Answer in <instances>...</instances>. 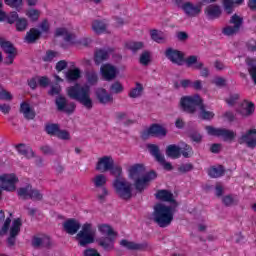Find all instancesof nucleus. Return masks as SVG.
Listing matches in <instances>:
<instances>
[{"mask_svg": "<svg viewBox=\"0 0 256 256\" xmlns=\"http://www.w3.org/2000/svg\"><path fill=\"white\" fill-rule=\"evenodd\" d=\"M95 171L98 173L110 172V175L116 177L112 183L115 193L127 201L133 197V187L132 185L123 178V168L119 165L115 166V159L111 155H104L97 158L95 163Z\"/></svg>", "mask_w": 256, "mask_h": 256, "instance_id": "nucleus-1", "label": "nucleus"}, {"mask_svg": "<svg viewBox=\"0 0 256 256\" xmlns=\"http://www.w3.org/2000/svg\"><path fill=\"white\" fill-rule=\"evenodd\" d=\"M155 197L158 201H163L164 203H170V205L164 203H156L153 207V212L151 215V220L158 225V227H169L173 223L175 217V212L179 203L175 200L173 192L165 189L158 190L155 193Z\"/></svg>", "mask_w": 256, "mask_h": 256, "instance_id": "nucleus-2", "label": "nucleus"}, {"mask_svg": "<svg viewBox=\"0 0 256 256\" xmlns=\"http://www.w3.org/2000/svg\"><path fill=\"white\" fill-rule=\"evenodd\" d=\"M180 105L184 111H187V113H196L198 109V116L200 119L209 120L215 117V113L205 109L203 98L198 94L182 97Z\"/></svg>", "mask_w": 256, "mask_h": 256, "instance_id": "nucleus-3", "label": "nucleus"}, {"mask_svg": "<svg viewBox=\"0 0 256 256\" xmlns=\"http://www.w3.org/2000/svg\"><path fill=\"white\" fill-rule=\"evenodd\" d=\"M66 93L70 99L78 101L85 109L91 111L93 109V98H91V87L88 85L81 86L75 84L66 89Z\"/></svg>", "mask_w": 256, "mask_h": 256, "instance_id": "nucleus-4", "label": "nucleus"}, {"mask_svg": "<svg viewBox=\"0 0 256 256\" xmlns=\"http://www.w3.org/2000/svg\"><path fill=\"white\" fill-rule=\"evenodd\" d=\"M0 21L9 23L13 25L15 23L16 31L23 33V31H27L29 27V20L27 18L19 17L17 12H10L7 14L5 10H3V3L0 2Z\"/></svg>", "mask_w": 256, "mask_h": 256, "instance_id": "nucleus-5", "label": "nucleus"}, {"mask_svg": "<svg viewBox=\"0 0 256 256\" xmlns=\"http://www.w3.org/2000/svg\"><path fill=\"white\" fill-rule=\"evenodd\" d=\"M97 230L91 223H84L76 234V241L81 247H87L96 241Z\"/></svg>", "mask_w": 256, "mask_h": 256, "instance_id": "nucleus-6", "label": "nucleus"}, {"mask_svg": "<svg viewBox=\"0 0 256 256\" xmlns=\"http://www.w3.org/2000/svg\"><path fill=\"white\" fill-rule=\"evenodd\" d=\"M19 184V176L15 173H2L0 174V188L2 191L13 193L17 191Z\"/></svg>", "mask_w": 256, "mask_h": 256, "instance_id": "nucleus-7", "label": "nucleus"}, {"mask_svg": "<svg viewBox=\"0 0 256 256\" xmlns=\"http://www.w3.org/2000/svg\"><path fill=\"white\" fill-rule=\"evenodd\" d=\"M56 36L64 37L65 41H67L71 45H75V47H78V48L87 47L91 43V39L89 38H82L81 40H75L74 34H71L65 28H58L56 30Z\"/></svg>", "mask_w": 256, "mask_h": 256, "instance_id": "nucleus-8", "label": "nucleus"}, {"mask_svg": "<svg viewBox=\"0 0 256 256\" xmlns=\"http://www.w3.org/2000/svg\"><path fill=\"white\" fill-rule=\"evenodd\" d=\"M145 171H147V169L143 164H133L127 168L128 179L130 181H133L137 190H138V183H141L143 175H145Z\"/></svg>", "mask_w": 256, "mask_h": 256, "instance_id": "nucleus-9", "label": "nucleus"}, {"mask_svg": "<svg viewBox=\"0 0 256 256\" xmlns=\"http://www.w3.org/2000/svg\"><path fill=\"white\" fill-rule=\"evenodd\" d=\"M167 128L163 125L153 124L148 129L142 132V139H149V137H166Z\"/></svg>", "mask_w": 256, "mask_h": 256, "instance_id": "nucleus-10", "label": "nucleus"}, {"mask_svg": "<svg viewBox=\"0 0 256 256\" xmlns=\"http://www.w3.org/2000/svg\"><path fill=\"white\" fill-rule=\"evenodd\" d=\"M208 135H214L215 137H222L224 141H233V138L237 136L235 132L227 129L213 128L211 126L206 127Z\"/></svg>", "mask_w": 256, "mask_h": 256, "instance_id": "nucleus-11", "label": "nucleus"}, {"mask_svg": "<svg viewBox=\"0 0 256 256\" xmlns=\"http://www.w3.org/2000/svg\"><path fill=\"white\" fill-rule=\"evenodd\" d=\"M148 150L151 155L155 157L156 161H158V163H160V165H162V167L166 169V171H171V169H173L171 163L165 161V156H163V154H161V152L159 151V146L155 144H149Z\"/></svg>", "mask_w": 256, "mask_h": 256, "instance_id": "nucleus-12", "label": "nucleus"}, {"mask_svg": "<svg viewBox=\"0 0 256 256\" xmlns=\"http://www.w3.org/2000/svg\"><path fill=\"white\" fill-rule=\"evenodd\" d=\"M55 103L58 111H63V113H67L68 115L74 113L77 107L74 102L67 101V98L64 96H58L55 100Z\"/></svg>", "mask_w": 256, "mask_h": 256, "instance_id": "nucleus-13", "label": "nucleus"}, {"mask_svg": "<svg viewBox=\"0 0 256 256\" xmlns=\"http://www.w3.org/2000/svg\"><path fill=\"white\" fill-rule=\"evenodd\" d=\"M236 113L240 117H242V119H245L247 117H251V115H253V113H255V104H253V102H249L247 100H244L236 108Z\"/></svg>", "mask_w": 256, "mask_h": 256, "instance_id": "nucleus-14", "label": "nucleus"}, {"mask_svg": "<svg viewBox=\"0 0 256 256\" xmlns=\"http://www.w3.org/2000/svg\"><path fill=\"white\" fill-rule=\"evenodd\" d=\"M165 57L175 65H183L185 63V54L173 48L165 50Z\"/></svg>", "mask_w": 256, "mask_h": 256, "instance_id": "nucleus-15", "label": "nucleus"}, {"mask_svg": "<svg viewBox=\"0 0 256 256\" xmlns=\"http://www.w3.org/2000/svg\"><path fill=\"white\" fill-rule=\"evenodd\" d=\"M100 74L105 79V81H113L117 75H119V70L117 67L107 63L103 64L100 68Z\"/></svg>", "mask_w": 256, "mask_h": 256, "instance_id": "nucleus-16", "label": "nucleus"}, {"mask_svg": "<svg viewBox=\"0 0 256 256\" xmlns=\"http://www.w3.org/2000/svg\"><path fill=\"white\" fill-rule=\"evenodd\" d=\"M239 143L240 145H246V147H249L250 149H255L256 129L246 131V133L239 138Z\"/></svg>", "mask_w": 256, "mask_h": 256, "instance_id": "nucleus-17", "label": "nucleus"}, {"mask_svg": "<svg viewBox=\"0 0 256 256\" xmlns=\"http://www.w3.org/2000/svg\"><path fill=\"white\" fill-rule=\"evenodd\" d=\"M204 14L209 21H215V19H219L223 15V10L217 4H210L205 7Z\"/></svg>", "mask_w": 256, "mask_h": 256, "instance_id": "nucleus-18", "label": "nucleus"}, {"mask_svg": "<svg viewBox=\"0 0 256 256\" xmlns=\"http://www.w3.org/2000/svg\"><path fill=\"white\" fill-rule=\"evenodd\" d=\"M62 226L68 235H77L79 229H81V222L77 219L70 218L64 221Z\"/></svg>", "mask_w": 256, "mask_h": 256, "instance_id": "nucleus-19", "label": "nucleus"}, {"mask_svg": "<svg viewBox=\"0 0 256 256\" xmlns=\"http://www.w3.org/2000/svg\"><path fill=\"white\" fill-rule=\"evenodd\" d=\"M182 11L187 15V17H197L201 14L202 6L201 4H193L191 2H184L181 6Z\"/></svg>", "mask_w": 256, "mask_h": 256, "instance_id": "nucleus-20", "label": "nucleus"}, {"mask_svg": "<svg viewBox=\"0 0 256 256\" xmlns=\"http://www.w3.org/2000/svg\"><path fill=\"white\" fill-rule=\"evenodd\" d=\"M115 239H117V236H105L98 238L96 241L104 251H113L115 249Z\"/></svg>", "mask_w": 256, "mask_h": 256, "instance_id": "nucleus-21", "label": "nucleus"}, {"mask_svg": "<svg viewBox=\"0 0 256 256\" xmlns=\"http://www.w3.org/2000/svg\"><path fill=\"white\" fill-rule=\"evenodd\" d=\"M95 96L101 105H111V103H113V96L104 88H98L95 92Z\"/></svg>", "mask_w": 256, "mask_h": 256, "instance_id": "nucleus-22", "label": "nucleus"}, {"mask_svg": "<svg viewBox=\"0 0 256 256\" xmlns=\"http://www.w3.org/2000/svg\"><path fill=\"white\" fill-rule=\"evenodd\" d=\"M21 225H22L21 219L18 218L13 220L9 229V235H10V237L8 238L9 245H15V237L19 235L21 231Z\"/></svg>", "mask_w": 256, "mask_h": 256, "instance_id": "nucleus-23", "label": "nucleus"}, {"mask_svg": "<svg viewBox=\"0 0 256 256\" xmlns=\"http://www.w3.org/2000/svg\"><path fill=\"white\" fill-rule=\"evenodd\" d=\"M120 245L124 249H128V251H144V249H147L146 243H137L126 239L121 240Z\"/></svg>", "mask_w": 256, "mask_h": 256, "instance_id": "nucleus-24", "label": "nucleus"}, {"mask_svg": "<svg viewBox=\"0 0 256 256\" xmlns=\"http://www.w3.org/2000/svg\"><path fill=\"white\" fill-rule=\"evenodd\" d=\"M155 179H157V172L155 171H150L146 174H143L142 180L138 182V191H143V189L147 188L149 183H151V181H155Z\"/></svg>", "mask_w": 256, "mask_h": 256, "instance_id": "nucleus-25", "label": "nucleus"}, {"mask_svg": "<svg viewBox=\"0 0 256 256\" xmlns=\"http://www.w3.org/2000/svg\"><path fill=\"white\" fill-rule=\"evenodd\" d=\"M92 31L97 35H101V33H109V28L107 23L103 20H94L92 22Z\"/></svg>", "mask_w": 256, "mask_h": 256, "instance_id": "nucleus-26", "label": "nucleus"}, {"mask_svg": "<svg viewBox=\"0 0 256 256\" xmlns=\"http://www.w3.org/2000/svg\"><path fill=\"white\" fill-rule=\"evenodd\" d=\"M98 232L100 235H105V237H117V232L109 224H98Z\"/></svg>", "mask_w": 256, "mask_h": 256, "instance_id": "nucleus-27", "label": "nucleus"}, {"mask_svg": "<svg viewBox=\"0 0 256 256\" xmlns=\"http://www.w3.org/2000/svg\"><path fill=\"white\" fill-rule=\"evenodd\" d=\"M20 112L25 117V119H35V110H33V108H31L27 102H23L20 105Z\"/></svg>", "mask_w": 256, "mask_h": 256, "instance_id": "nucleus-28", "label": "nucleus"}, {"mask_svg": "<svg viewBox=\"0 0 256 256\" xmlns=\"http://www.w3.org/2000/svg\"><path fill=\"white\" fill-rule=\"evenodd\" d=\"M51 243L49 236L41 235V236H34L32 239V245L34 247H47Z\"/></svg>", "mask_w": 256, "mask_h": 256, "instance_id": "nucleus-29", "label": "nucleus"}, {"mask_svg": "<svg viewBox=\"0 0 256 256\" xmlns=\"http://www.w3.org/2000/svg\"><path fill=\"white\" fill-rule=\"evenodd\" d=\"M65 77H66V81H68L69 83H73V81H77L78 79L81 78V69L79 68L69 69L65 73Z\"/></svg>", "mask_w": 256, "mask_h": 256, "instance_id": "nucleus-30", "label": "nucleus"}, {"mask_svg": "<svg viewBox=\"0 0 256 256\" xmlns=\"http://www.w3.org/2000/svg\"><path fill=\"white\" fill-rule=\"evenodd\" d=\"M166 155L171 157V159H179L181 157V146L169 145L166 148Z\"/></svg>", "mask_w": 256, "mask_h": 256, "instance_id": "nucleus-31", "label": "nucleus"}, {"mask_svg": "<svg viewBox=\"0 0 256 256\" xmlns=\"http://www.w3.org/2000/svg\"><path fill=\"white\" fill-rule=\"evenodd\" d=\"M41 37V31L36 28H31L25 36L26 43H35Z\"/></svg>", "mask_w": 256, "mask_h": 256, "instance_id": "nucleus-32", "label": "nucleus"}, {"mask_svg": "<svg viewBox=\"0 0 256 256\" xmlns=\"http://www.w3.org/2000/svg\"><path fill=\"white\" fill-rule=\"evenodd\" d=\"M92 183L94 187L101 189V187H105V185H107V176L105 174H96L92 178Z\"/></svg>", "mask_w": 256, "mask_h": 256, "instance_id": "nucleus-33", "label": "nucleus"}, {"mask_svg": "<svg viewBox=\"0 0 256 256\" xmlns=\"http://www.w3.org/2000/svg\"><path fill=\"white\" fill-rule=\"evenodd\" d=\"M109 59V52L107 50H97L94 55V61L96 65H101L103 61H107Z\"/></svg>", "mask_w": 256, "mask_h": 256, "instance_id": "nucleus-34", "label": "nucleus"}, {"mask_svg": "<svg viewBox=\"0 0 256 256\" xmlns=\"http://www.w3.org/2000/svg\"><path fill=\"white\" fill-rule=\"evenodd\" d=\"M143 91H144V88H143V84L137 82L135 84V87H133L128 95L131 99H138V97H141V95H143Z\"/></svg>", "mask_w": 256, "mask_h": 256, "instance_id": "nucleus-35", "label": "nucleus"}, {"mask_svg": "<svg viewBox=\"0 0 256 256\" xmlns=\"http://www.w3.org/2000/svg\"><path fill=\"white\" fill-rule=\"evenodd\" d=\"M16 149L18 151V153H20V155H24V157H26L27 159H31V157H34V153L33 150L31 149V147L25 145V144H20L18 146H16Z\"/></svg>", "mask_w": 256, "mask_h": 256, "instance_id": "nucleus-36", "label": "nucleus"}, {"mask_svg": "<svg viewBox=\"0 0 256 256\" xmlns=\"http://www.w3.org/2000/svg\"><path fill=\"white\" fill-rule=\"evenodd\" d=\"M150 36L156 43H165V41H167V34L158 30H152Z\"/></svg>", "mask_w": 256, "mask_h": 256, "instance_id": "nucleus-37", "label": "nucleus"}, {"mask_svg": "<svg viewBox=\"0 0 256 256\" xmlns=\"http://www.w3.org/2000/svg\"><path fill=\"white\" fill-rule=\"evenodd\" d=\"M0 225H2V233H7V231H9L11 218L9 216L5 217V212H3V210H0Z\"/></svg>", "mask_w": 256, "mask_h": 256, "instance_id": "nucleus-38", "label": "nucleus"}, {"mask_svg": "<svg viewBox=\"0 0 256 256\" xmlns=\"http://www.w3.org/2000/svg\"><path fill=\"white\" fill-rule=\"evenodd\" d=\"M186 65L192 67V69H201L203 67V62L199 61L197 56H190L186 59Z\"/></svg>", "mask_w": 256, "mask_h": 256, "instance_id": "nucleus-39", "label": "nucleus"}, {"mask_svg": "<svg viewBox=\"0 0 256 256\" xmlns=\"http://www.w3.org/2000/svg\"><path fill=\"white\" fill-rule=\"evenodd\" d=\"M225 173V169H223V166H216L212 167L208 170V175L214 179L217 177H221Z\"/></svg>", "mask_w": 256, "mask_h": 256, "instance_id": "nucleus-40", "label": "nucleus"}, {"mask_svg": "<svg viewBox=\"0 0 256 256\" xmlns=\"http://www.w3.org/2000/svg\"><path fill=\"white\" fill-rule=\"evenodd\" d=\"M246 63L248 65V71L250 76L252 77V80L254 83H256V65H255V60L248 58L246 60Z\"/></svg>", "mask_w": 256, "mask_h": 256, "instance_id": "nucleus-41", "label": "nucleus"}, {"mask_svg": "<svg viewBox=\"0 0 256 256\" xmlns=\"http://www.w3.org/2000/svg\"><path fill=\"white\" fill-rule=\"evenodd\" d=\"M182 153L183 157L189 158L193 155V148L185 144L184 142L180 143V154Z\"/></svg>", "mask_w": 256, "mask_h": 256, "instance_id": "nucleus-42", "label": "nucleus"}, {"mask_svg": "<svg viewBox=\"0 0 256 256\" xmlns=\"http://www.w3.org/2000/svg\"><path fill=\"white\" fill-rule=\"evenodd\" d=\"M223 35H226V37H233V35H236V33H239V26H225L222 29Z\"/></svg>", "mask_w": 256, "mask_h": 256, "instance_id": "nucleus-43", "label": "nucleus"}, {"mask_svg": "<svg viewBox=\"0 0 256 256\" xmlns=\"http://www.w3.org/2000/svg\"><path fill=\"white\" fill-rule=\"evenodd\" d=\"M110 91H111V93H114L115 95H119L120 93H123V91H125V87L123 86V84L121 82L116 81L111 84Z\"/></svg>", "mask_w": 256, "mask_h": 256, "instance_id": "nucleus-44", "label": "nucleus"}, {"mask_svg": "<svg viewBox=\"0 0 256 256\" xmlns=\"http://www.w3.org/2000/svg\"><path fill=\"white\" fill-rule=\"evenodd\" d=\"M222 5L224 8V11L228 15H231V13H233V10L235 9V0H223Z\"/></svg>", "mask_w": 256, "mask_h": 256, "instance_id": "nucleus-45", "label": "nucleus"}, {"mask_svg": "<svg viewBox=\"0 0 256 256\" xmlns=\"http://www.w3.org/2000/svg\"><path fill=\"white\" fill-rule=\"evenodd\" d=\"M26 17L30 19L31 21H38L39 17H41V11L37 9H28L26 10Z\"/></svg>", "mask_w": 256, "mask_h": 256, "instance_id": "nucleus-46", "label": "nucleus"}, {"mask_svg": "<svg viewBox=\"0 0 256 256\" xmlns=\"http://www.w3.org/2000/svg\"><path fill=\"white\" fill-rule=\"evenodd\" d=\"M0 47L3 49L4 53H17V49L11 44V42L2 41L0 42Z\"/></svg>", "mask_w": 256, "mask_h": 256, "instance_id": "nucleus-47", "label": "nucleus"}, {"mask_svg": "<svg viewBox=\"0 0 256 256\" xmlns=\"http://www.w3.org/2000/svg\"><path fill=\"white\" fill-rule=\"evenodd\" d=\"M240 96L238 93H230L226 98L225 102L229 107H233V105H236L237 101H239Z\"/></svg>", "mask_w": 256, "mask_h": 256, "instance_id": "nucleus-48", "label": "nucleus"}, {"mask_svg": "<svg viewBox=\"0 0 256 256\" xmlns=\"http://www.w3.org/2000/svg\"><path fill=\"white\" fill-rule=\"evenodd\" d=\"M18 195L21 199H31V186H26L18 190Z\"/></svg>", "mask_w": 256, "mask_h": 256, "instance_id": "nucleus-49", "label": "nucleus"}, {"mask_svg": "<svg viewBox=\"0 0 256 256\" xmlns=\"http://www.w3.org/2000/svg\"><path fill=\"white\" fill-rule=\"evenodd\" d=\"M126 49H130V51H139V49H143V42H127L125 45Z\"/></svg>", "mask_w": 256, "mask_h": 256, "instance_id": "nucleus-50", "label": "nucleus"}, {"mask_svg": "<svg viewBox=\"0 0 256 256\" xmlns=\"http://www.w3.org/2000/svg\"><path fill=\"white\" fill-rule=\"evenodd\" d=\"M151 63V52L145 51L140 55V64L147 66Z\"/></svg>", "mask_w": 256, "mask_h": 256, "instance_id": "nucleus-51", "label": "nucleus"}, {"mask_svg": "<svg viewBox=\"0 0 256 256\" xmlns=\"http://www.w3.org/2000/svg\"><path fill=\"white\" fill-rule=\"evenodd\" d=\"M8 7L12 9H17L18 11L21 9L23 5V0H4Z\"/></svg>", "mask_w": 256, "mask_h": 256, "instance_id": "nucleus-52", "label": "nucleus"}, {"mask_svg": "<svg viewBox=\"0 0 256 256\" xmlns=\"http://www.w3.org/2000/svg\"><path fill=\"white\" fill-rule=\"evenodd\" d=\"M230 23L234 25V27H238V29H241V25H243V17L234 14L230 19Z\"/></svg>", "mask_w": 256, "mask_h": 256, "instance_id": "nucleus-53", "label": "nucleus"}, {"mask_svg": "<svg viewBox=\"0 0 256 256\" xmlns=\"http://www.w3.org/2000/svg\"><path fill=\"white\" fill-rule=\"evenodd\" d=\"M0 101H13V94L3 88H0Z\"/></svg>", "mask_w": 256, "mask_h": 256, "instance_id": "nucleus-54", "label": "nucleus"}, {"mask_svg": "<svg viewBox=\"0 0 256 256\" xmlns=\"http://www.w3.org/2000/svg\"><path fill=\"white\" fill-rule=\"evenodd\" d=\"M59 130V125L57 124H49L46 126V132L48 135H54V137H57Z\"/></svg>", "mask_w": 256, "mask_h": 256, "instance_id": "nucleus-55", "label": "nucleus"}, {"mask_svg": "<svg viewBox=\"0 0 256 256\" xmlns=\"http://www.w3.org/2000/svg\"><path fill=\"white\" fill-rule=\"evenodd\" d=\"M224 205H226L227 207H230L231 205H236L237 203V197H233L231 195H227L222 199Z\"/></svg>", "mask_w": 256, "mask_h": 256, "instance_id": "nucleus-56", "label": "nucleus"}, {"mask_svg": "<svg viewBox=\"0 0 256 256\" xmlns=\"http://www.w3.org/2000/svg\"><path fill=\"white\" fill-rule=\"evenodd\" d=\"M56 137H58V139H62L63 141H69L71 139V134L67 130L60 129L58 130Z\"/></svg>", "mask_w": 256, "mask_h": 256, "instance_id": "nucleus-57", "label": "nucleus"}, {"mask_svg": "<svg viewBox=\"0 0 256 256\" xmlns=\"http://www.w3.org/2000/svg\"><path fill=\"white\" fill-rule=\"evenodd\" d=\"M213 85H216V87H225L227 85V80L223 77L216 76L212 79Z\"/></svg>", "mask_w": 256, "mask_h": 256, "instance_id": "nucleus-58", "label": "nucleus"}, {"mask_svg": "<svg viewBox=\"0 0 256 256\" xmlns=\"http://www.w3.org/2000/svg\"><path fill=\"white\" fill-rule=\"evenodd\" d=\"M30 199H33L34 201H40V199H43V194H41L39 190L33 189V187H31Z\"/></svg>", "mask_w": 256, "mask_h": 256, "instance_id": "nucleus-59", "label": "nucleus"}, {"mask_svg": "<svg viewBox=\"0 0 256 256\" xmlns=\"http://www.w3.org/2000/svg\"><path fill=\"white\" fill-rule=\"evenodd\" d=\"M37 81L40 87H49V83H51L46 76H37Z\"/></svg>", "mask_w": 256, "mask_h": 256, "instance_id": "nucleus-60", "label": "nucleus"}, {"mask_svg": "<svg viewBox=\"0 0 256 256\" xmlns=\"http://www.w3.org/2000/svg\"><path fill=\"white\" fill-rule=\"evenodd\" d=\"M178 171L180 173H189V171H193V164L191 163L182 164L178 168Z\"/></svg>", "mask_w": 256, "mask_h": 256, "instance_id": "nucleus-61", "label": "nucleus"}, {"mask_svg": "<svg viewBox=\"0 0 256 256\" xmlns=\"http://www.w3.org/2000/svg\"><path fill=\"white\" fill-rule=\"evenodd\" d=\"M15 57H17V52L6 53V58H5L6 65H13V61H15Z\"/></svg>", "mask_w": 256, "mask_h": 256, "instance_id": "nucleus-62", "label": "nucleus"}, {"mask_svg": "<svg viewBox=\"0 0 256 256\" xmlns=\"http://www.w3.org/2000/svg\"><path fill=\"white\" fill-rule=\"evenodd\" d=\"M61 93V86L59 84L52 85L48 92L49 95L55 96Z\"/></svg>", "mask_w": 256, "mask_h": 256, "instance_id": "nucleus-63", "label": "nucleus"}, {"mask_svg": "<svg viewBox=\"0 0 256 256\" xmlns=\"http://www.w3.org/2000/svg\"><path fill=\"white\" fill-rule=\"evenodd\" d=\"M55 57H59V53L53 52V51H48L46 55L44 56V61H53Z\"/></svg>", "mask_w": 256, "mask_h": 256, "instance_id": "nucleus-64", "label": "nucleus"}]
</instances>
